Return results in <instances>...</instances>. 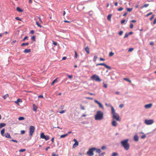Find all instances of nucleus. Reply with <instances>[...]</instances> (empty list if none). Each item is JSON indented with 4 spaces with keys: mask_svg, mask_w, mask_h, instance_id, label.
<instances>
[{
    "mask_svg": "<svg viewBox=\"0 0 156 156\" xmlns=\"http://www.w3.org/2000/svg\"><path fill=\"white\" fill-rule=\"evenodd\" d=\"M128 139H126L120 142L122 146L126 151L128 150L129 148V145L128 143Z\"/></svg>",
    "mask_w": 156,
    "mask_h": 156,
    "instance_id": "1",
    "label": "nucleus"
},
{
    "mask_svg": "<svg viewBox=\"0 0 156 156\" xmlns=\"http://www.w3.org/2000/svg\"><path fill=\"white\" fill-rule=\"evenodd\" d=\"M94 117L95 120H100L103 118V113L100 111H97Z\"/></svg>",
    "mask_w": 156,
    "mask_h": 156,
    "instance_id": "2",
    "label": "nucleus"
},
{
    "mask_svg": "<svg viewBox=\"0 0 156 156\" xmlns=\"http://www.w3.org/2000/svg\"><path fill=\"white\" fill-rule=\"evenodd\" d=\"M96 148L92 147L89 149L88 151L87 152V154L89 156H93L94 155L93 152L96 150Z\"/></svg>",
    "mask_w": 156,
    "mask_h": 156,
    "instance_id": "3",
    "label": "nucleus"
},
{
    "mask_svg": "<svg viewBox=\"0 0 156 156\" xmlns=\"http://www.w3.org/2000/svg\"><path fill=\"white\" fill-rule=\"evenodd\" d=\"M91 79L97 82H100L101 81L98 75L96 74L93 75L91 77Z\"/></svg>",
    "mask_w": 156,
    "mask_h": 156,
    "instance_id": "4",
    "label": "nucleus"
},
{
    "mask_svg": "<svg viewBox=\"0 0 156 156\" xmlns=\"http://www.w3.org/2000/svg\"><path fill=\"white\" fill-rule=\"evenodd\" d=\"M35 130V127L33 126H30L29 128V134L30 136H32Z\"/></svg>",
    "mask_w": 156,
    "mask_h": 156,
    "instance_id": "5",
    "label": "nucleus"
},
{
    "mask_svg": "<svg viewBox=\"0 0 156 156\" xmlns=\"http://www.w3.org/2000/svg\"><path fill=\"white\" fill-rule=\"evenodd\" d=\"M154 121L153 119H145L144 123L147 125H150L154 123Z\"/></svg>",
    "mask_w": 156,
    "mask_h": 156,
    "instance_id": "6",
    "label": "nucleus"
},
{
    "mask_svg": "<svg viewBox=\"0 0 156 156\" xmlns=\"http://www.w3.org/2000/svg\"><path fill=\"white\" fill-rule=\"evenodd\" d=\"M40 137L42 139H44L46 140H47L49 139V136H48L45 135L43 133L41 134Z\"/></svg>",
    "mask_w": 156,
    "mask_h": 156,
    "instance_id": "7",
    "label": "nucleus"
},
{
    "mask_svg": "<svg viewBox=\"0 0 156 156\" xmlns=\"http://www.w3.org/2000/svg\"><path fill=\"white\" fill-rule=\"evenodd\" d=\"M113 118L115 119L117 121H120L119 117L118 114L116 113L112 115Z\"/></svg>",
    "mask_w": 156,
    "mask_h": 156,
    "instance_id": "8",
    "label": "nucleus"
},
{
    "mask_svg": "<svg viewBox=\"0 0 156 156\" xmlns=\"http://www.w3.org/2000/svg\"><path fill=\"white\" fill-rule=\"evenodd\" d=\"M98 65H101V66H103L105 67L106 68L108 69L109 70L111 69V67L108 66L106 64L104 63H98L96 64V66H98Z\"/></svg>",
    "mask_w": 156,
    "mask_h": 156,
    "instance_id": "9",
    "label": "nucleus"
},
{
    "mask_svg": "<svg viewBox=\"0 0 156 156\" xmlns=\"http://www.w3.org/2000/svg\"><path fill=\"white\" fill-rule=\"evenodd\" d=\"M94 101L95 103H96L99 105V107L100 108H102V109H104L103 106L101 103L100 102H99L96 100H94Z\"/></svg>",
    "mask_w": 156,
    "mask_h": 156,
    "instance_id": "10",
    "label": "nucleus"
},
{
    "mask_svg": "<svg viewBox=\"0 0 156 156\" xmlns=\"http://www.w3.org/2000/svg\"><path fill=\"white\" fill-rule=\"evenodd\" d=\"M152 104L151 103H150L148 104H146L145 105L144 107L146 108H149L151 107Z\"/></svg>",
    "mask_w": 156,
    "mask_h": 156,
    "instance_id": "11",
    "label": "nucleus"
},
{
    "mask_svg": "<svg viewBox=\"0 0 156 156\" xmlns=\"http://www.w3.org/2000/svg\"><path fill=\"white\" fill-rule=\"evenodd\" d=\"M133 138L134 140L136 142L138 141L139 140V137L137 135H135L134 136Z\"/></svg>",
    "mask_w": 156,
    "mask_h": 156,
    "instance_id": "12",
    "label": "nucleus"
},
{
    "mask_svg": "<svg viewBox=\"0 0 156 156\" xmlns=\"http://www.w3.org/2000/svg\"><path fill=\"white\" fill-rule=\"evenodd\" d=\"M111 110H112V114H114L116 113L115 112V111L112 105H111Z\"/></svg>",
    "mask_w": 156,
    "mask_h": 156,
    "instance_id": "13",
    "label": "nucleus"
},
{
    "mask_svg": "<svg viewBox=\"0 0 156 156\" xmlns=\"http://www.w3.org/2000/svg\"><path fill=\"white\" fill-rule=\"evenodd\" d=\"M85 50L88 54H89L90 53L89 48L88 46H87V47L85 48Z\"/></svg>",
    "mask_w": 156,
    "mask_h": 156,
    "instance_id": "14",
    "label": "nucleus"
},
{
    "mask_svg": "<svg viewBox=\"0 0 156 156\" xmlns=\"http://www.w3.org/2000/svg\"><path fill=\"white\" fill-rule=\"evenodd\" d=\"M31 49H25V50L23 51V52L24 53H27L30 52Z\"/></svg>",
    "mask_w": 156,
    "mask_h": 156,
    "instance_id": "15",
    "label": "nucleus"
},
{
    "mask_svg": "<svg viewBox=\"0 0 156 156\" xmlns=\"http://www.w3.org/2000/svg\"><path fill=\"white\" fill-rule=\"evenodd\" d=\"M112 125L114 126H117V123L115 121H113L112 122Z\"/></svg>",
    "mask_w": 156,
    "mask_h": 156,
    "instance_id": "16",
    "label": "nucleus"
},
{
    "mask_svg": "<svg viewBox=\"0 0 156 156\" xmlns=\"http://www.w3.org/2000/svg\"><path fill=\"white\" fill-rule=\"evenodd\" d=\"M5 136L6 138H11L9 133H5Z\"/></svg>",
    "mask_w": 156,
    "mask_h": 156,
    "instance_id": "17",
    "label": "nucleus"
},
{
    "mask_svg": "<svg viewBox=\"0 0 156 156\" xmlns=\"http://www.w3.org/2000/svg\"><path fill=\"white\" fill-rule=\"evenodd\" d=\"M123 79L126 81L130 83H131L132 82L130 80H129V79L128 78H123Z\"/></svg>",
    "mask_w": 156,
    "mask_h": 156,
    "instance_id": "18",
    "label": "nucleus"
},
{
    "mask_svg": "<svg viewBox=\"0 0 156 156\" xmlns=\"http://www.w3.org/2000/svg\"><path fill=\"white\" fill-rule=\"evenodd\" d=\"M112 15L111 14H109L107 18L108 20L110 21H111V18L112 17Z\"/></svg>",
    "mask_w": 156,
    "mask_h": 156,
    "instance_id": "19",
    "label": "nucleus"
},
{
    "mask_svg": "<svg viewBox=\"0 0 156 156\" xmlns=\"http://www.w3.org/2000/svg\"><path fill=\"white\" fill-rule=\"evenodd\" d=\"M20 101H21V102H22V101H21V100H20V99H19H19H17L16 101H15V103H16V104H17V105H19V103Z\"/></svg>",
    "mask_w": 156,
    "mask_h": 156,
    "instance_id": "20",
    "label": "nucleus"
},
{
    "mask_svg": "<svg viewBox=\"0 0 156 156\" xmlns=\"http://www.w3.org/2000/svg\"><path fill=\"white\" fill-rule=\"evenodd\" d=\"M5 131V129H3L1 131V134L3 136H4V133Z\"/></svg>",
    "mask_w": 156,
    "mask_h": 156,
    "instance_id": "21",
    "label": "nucleus"
},
{
    "mask_svg": "<svg viewBox=\"0 0 156 156\" xmlns=\"http://www.w3.org/2000/svg\"><path fill=\"white\" fill-rule=\"evenodd\" d=\"M68 133H66L65 134L61 135L60 136V138H64V137L67 136H68Z\"/></svg>",
    "mask_w": 156,
    "mask_h": 156,
    "instance_id": "22",
    "label": "nucleus"
},
{
    "mask_svg": "<svg viewBox=\"0 0 156 156\" xmlns=\"http://www.w3.org/2000/svg\"><path fill=\"white\" fill-rule=\"evenodd\" d=\"M118 155V154L115 152H114L112 153L111 156H117Z\"/></svg>",
    "mask_w": 156,
    "mask_h": 156,
    "instance_id": "23",
    "label": "nucleus"
},
{
    "mask_svg": "<svg viewBox=\"0 0 156 156\" xmlns=\"http://www.w3.org/2000/svg\"><path fill=\"white\" fill-rule=\"evenodd\" d=\"M16 10L18 12H21L23 11V10L22 9H20V8L18 7H17Z\"/></svg>",
    "mask_w": 156,
    "mask_h": 156,
    "instance_id": "24",
    "label": "nucleus"
},
{
    "mask_svg": "<svg viewBox=\"0 0 156 156\" xmlns=\"http://www.w3.org/2000/svg\"><path fill=\"white\" fill-rule=\"evenodd\" d=\"M78 143L77 142V140H76V142H75V143L73 145V147H75L78 146Z\"/></svg>",
    "mask_w": 156,
    "mask_h": 156,
    "instance_id": "25",
    "label": "nucleus"
},
{
    "mask_svg": "<svg viewBox=\"0 0 156 156\" xmlns=\"http://www.w3.org/2000/svg\"><path fill=\"white\" fill-rule=\"evenodd\" d=\"M95 151H96V152L97 153L99 154L101 152V151L100 149H97L96 148V149Z\"/></svg>",
    "mask_w": 156,
    "mask_h": 156,
    "instance_id": "26",
    "label": "nucleus"
},
{
    "mask_svg": "<svg viewBox=\"0 0 156 156\" xmlns=\"http://www.w3.org/2000/svg\"><path fill=\"white\" fill-rule=\"evenodd\" d=\"M29 44L28 43H22L21 44V46H23L24 45H29Z\"/></svg>",
    "mask_w": 156,
    "mask_h": 156,
    "instance_id": "27",
    "label": "nucleus"
},
{
    "mask_svg": "<svg viewBox=\"0 0 156 156\" xmlns=\"http://www.w3.org/2000/svg\"><path fill=\"white\" fill-rule=\"evenodd\" d=\"M8 97H9V95L8 94H7L3 96V98H4V99H5Z\"/></svg>",
    "mask_w": 156,
    "mask_h": 156,
    "instance_id": "28",
    "label": "nucleus"
},
{
    "mask_svg": "<svg viewBox=\"0 0 156 156\" xmlns=\"http://www.w3.org/2000/svg\"><path fill=\"white\" fill-rule=\"evenodd\" d=\"M36 24L39 27H42V26H41L39 23L38 22H37V21H36Z\"/></svg>",
    "mask_w": 156,
    "mask_h": 156,
    "instance_id": "29",
    "label": "nucleus"
},
{
    "mask_svg": "<svg viewBox=\"0 0 156 156\" xmlns=\"http://www.w3.org/2000/svg\"><path fill=\"white\" fill-rule=\"evenodd\" d=\"M18 119L19 120H22L24 119V118L23 117H20Z\"/></svg>",
    "mask_w": 156,
    "mask_h": 156,
    "instance_id": "30",
    "label": "nucleus"
},
{
    "mask_svg": "<svg viewBox=\"0 0 156 156\" xmlns=\"http://www.w3.org/2000/svg\"><path fill=\"white\" fill-rule=\"evenodd\" d=\"M58 78H56L51 83V85H53L57 81V79Z\"/></svg>",
    "mask_w": 156,
    "mask_h": 156,
    "instance_id": "31",
    "label": "nucleus"
},
{
    "mask_svg": "<svg viewBox=\"0 0 156 156\" xmlns=\"http://www.w3.org/2000/svg\"><path fill=\"white\" fill-rule=\"evenodd\" d=\"M97 58H98V57L97 56H96V55L94 56V60H93L95 62L96 61Z\"/></svg>",
    "mask_w": 156,
    "mask_h": 156,
    "instance_id": "32",
    "label": "nucleus"
},
{
    "mask_svg": "<svg viewBox=\"0 0 156 156\" xmlns=\"http://www.w3.org/2000/svg\"><path fill=\"white\" fill-rule=\"evenodd\" d=\"M31 39L33 40L34 41H35V36H33L32 37H31Z\"/></svg>",
    "mask_w": 156,
    "mask_h": 156,
    "instance_id": "33",
    "label": "nucleus"
},
{
    "mask_svg": "<svg viewBox=\"0 0 156 156\" xmlns=\"http://www.w3.org/2000/svg\"><path fill=\"white\" fill-rule=\"evenodd\" d=\"M132 9H133L132 8H127V11L128 12H131L132 11Z\"/></svg>",
    "mask_w": 156,
    "mask_h": 156,
    "instance_id": "34",
    "label": "nucleus"
},
{
    "mask_svg": "<svg viewBox=\"0 0 156 156\" xmlns=\"http://www.w3.org/2000/svg\"><path fill=\"white\" fill-rule=\"evenodd\" d=\"M15 19L17 20H20V21H21V19L18 17H16L15 18Z\"/></svg>",
    "mask_w": 156,
    "mask_h": 156,
    "instance_id": "35",
    "label": "nucleus"
},
{
    "mask_svg": "<svg viewBox=\"0 0 156 156\" xmlns=\"http://www.w3.org/2000/svg\"><path fill=\"white\" fill-rule=\"evenodd\" d=\"M28 38V37L27 36H26L23 38V39L22 40V41H24L25 40Z\"/></svg>",
    "mask_w": 156,
    "mask_h": 156,
    "instance_id": "36",
    "label": "nucleus"
},
{
    "mask_svg": "<svg viewBox=\"0 0 156 156\" xmlns=\"http://www.w3.org/2000/svg\"><path fill=\"white\" fill-rule=\"evenodd\" d=\"M25 151V149H21L19 151L20 152H23Z\"/></svg>",
    "mask_w": 156,
    "mask_h": 156,
    "instance_id": "37",
    "label": "nucleus"
},
{
    "mask_svg": "<svg viewBox=\"0 0 156 156\" xmlns=\"http://www.w3.org/2000/svg\"><path fill=\"white\" fill-rule=\"evenodd\" d=\"M123 33V32L122 31H120L119 32V35L121 36L122 35Z\"/></svg>",
    "mask_w": 156,
    "mask_h": 156,
    "instance_id": "38",
    "label": "nucleus"
},
{
    "mask_svg": "<svg viewBox=\"0 0 156 156\" xmlns=\"http://www.w3.org/2000/svg\"><path fill=\"white\" fill-rule=\"evenodd\" d=\"M123 9V8L122 7H121L120 8L118 9V10L119 11H122Z\"/></svg>",
    "mask_w": 156,
    "mask_h": 156,
    "instance_id": "39",
    "label": "nucleus"
},
{
    "mask_svg": "<svg viewBox=\"0 0 156 156\" xmlns=\"http://www.w3.org/2000/svg\"><path fill=\"white\" fill-rule=\"evenodd\" d=\"M146 137V135L144 134V135H143L141 136V139H144V138H145Z\"/></svg>",
    "mask_w": 156,
    "mask_h": 156,
    "instance_id": "40",
    "label": "nucleus"
},
{
    "mask_svg": "<svg viewBox=\"0 0 156 156\" xmlns=\"http://www.w3.org/2000/svg\"><path fill=\"white\" fill-rule=\"evenodd\" d=\"M80 108L82 110H84L85 109L84 107L81 105H80Z\"/></svg>",
    "mask_w": 156,
    "mask_h": 156,
    "instance_id": "41",
    "label": "nucleus"
},
{
    "mask_svg": "<svg viewBox=\"0 0 156 156\" xmlns=\"http://www.w3.org/2000/svg\"><path fill=\"white\" fill-rule=\"evenodd\" d=\"M129 35L128 34L126 33L125 34L124 37V38H127L128 37Z\"/></svg>",
    "mask_w": 156,
    "mask_h": 156,
    "instance_id": "42",
    "label": "nucleus"
},
{
    "mask_svg": "<svg viewBox=\"0 0 156 156\" xmlns=\"http://www.w3.org/2000/svg\"><path fill=\"white\" fill-rule=\"evenodd\" d=\"M114 53L112 52H110L109 54V56H112L114 55Z\"/></svg>",
    "mask_w": 156,
    "mask_h": 156,
    "instance_id": "43",
    "label": "nucleus"
},
{
    "mask_svg": "<svg viewBox=\"0 0 156 156\" xmlns=\"http://www.w3.org/2000/svg\"><path fill=\"white\" fill-rule=\"evenodd\" d=\"M152 12H150L149 13L147 14L146 15V16H147V17L148 16H149L151 15L152 14Z\"/></svg>",
    "mask_w": 156,
    "mask_h": 156,
    "instance_id": "44",
    "label": "nucleus"
},
{
    "mask_svg": "<svg viewBox=\"0 0 156 156\" xmlns=\"http://www.w3.org/2000/svg\"><path fill=\"white\" fill-rule=\"evenodd\" d=\"M77 57V53L76 51H75V57L76 58Z\"/></svg>",
    "mask_w": 156,
    "mask_h": 156,
    "instance_id": "45",
    "label": "nucleus"
},
{
    "mask_svg": "<svg viewBox=\"0 0 156 156\" xmlns=\"http://www.w3.org/2000/svg\"><path fill=\"white\" fill-rule=\"evenodd\" d=\"M52 156H58V154H56L55 153H53L52 154Z\"/></svg>",
    "mask_w": 156,
    "mask_h": 156,
    "instance_id": "46",
    "label": "nucleus"
},
{
    "mask_svg": "<svg viewBox=\"0 0 156 156\" xmlns=\"http://www.w3.org/2000/svg\"><path fill=\"white\" fill-rule=\"evenodd\" d=\"M105 154V152H103L99 155V156H104V155Z\"/></svg>",
    "mask_w": 156,
    "mask_h": 156,
    "instance_id": "47",
    "label": "nucleus"
},
{
    "mask_svg": "<svg viewBox=\"0 0 156 156\" xmlns=\"http://www.w3.org/2000/svg\"><path fill=\"white\" fill-rule=\"evenodd\" d=\"M68 77L70 79H71L73 78V76L72 75H67Z\"/></svg>",
    "mask_w": 156,
    "mask_h": 156,
    "instance_id": "48",
    "label": "nucleus"
},
{
    "mask_svg": "<svg viewBox=\"0 0 156 156\" xmlns=\"http://www.w3.org/2000/svg\"><path fill=\"white\" fill-rule=\"evenodd\" d=\"M53 44L54 45L56 46L57 44V42H55L54 41H53Z\"/></svg>",
    "mask_w": 156,
    "mask_h": 156,
    "instance_id": "49",
    "label": "nucleus"
},
{
    "mask_svg": "<svg viewBox=\"0 0 156 156\" xmlns=\"http://www.w3.org/2000/svg\"><path fill=\"white\" fill-rule=\"evenodd\" d=\"M21 134H23L25 133V131L24 130H21L20 131Z\"/></svg>",
    "mask_w": 156,
    "mask_h": 156,
    "instance_id": "50",
    "label": "nucleus"
},
{
    "mask_svg": "<svg viewBox=\"0 0 156 156\" xmlns=\"http://www.w3.org/2000/svg\"><path fill=\"white\" fill-rule=\"evenodd\" d=\"M38 19H39V20L41 22V23H43V22H42V21L41 20V18L40 17H38Z\"/></svg>",
    "mask_w": 156,
    "mask_h": 156,
    "instance_id": "51",
    "label": "nucleus"
},
{
    "mask_svg": "<svg viewBox=\"0 0 156 156\" xmlns=\"http://www.w3.org/2000/svg\"><path fill=\"white\" fill-rule=\"evenodd\" d=\"M101 148L102 150H104L106 149V147L105 146H103L101 147Z\"/></svg>",
    "mask_w": 156,
    "mask_h": 156,
    "instance_id": "52",
    "label": "nucleus"
},
{
    "mask_svg": "<svg viewBox=\"0 0 156 156\" xmlns=\"http://www.w3.org/2000/svg\"><path fill=\"white\" fill-rule=\"evenodd\" d=\"M149 5L148 4H145L143 6V7H147Z\"/></svg>",
    "mask_w": 156,
    "mask_h": 156,
    "instance_id": "53",
    "label": "nucleus"
},
{
    "mask_svg": "<svg viewBox=\"0 0 156 156\" xmlns=\"http://www.w3.org/2000/svg\"><path fill=\"white\" fill-rule=\"evenodd\" d=\"M133 25L132 23H131L130 26V28L132 29L133 28Z\"/></svg>",
    "mask_w": 156,
    "mask_h": 156,
    "instance_id": "54",
    "label": "nucleus"
},
{
    "mask_svg": "<svg viewBox=\"0 0 156 156\" xmlns=\"http://www.w3.org/2000/svg\"><path fill=\"white\" fill-rule=\"evenodd\" d=\"M11 141H12L13 142H16V143H17L18 142V141L17 140H13V139H12L11 140Z\"/></svg>",
    "mask_w": 156,
    "mask_h": 156,
    "instance_id": "55",
    "label": "nucleus"
},
{
    "mask_svg": "<svg viewBox=\"0 0 156 156\" xmlns=\"http://www.w3.org/2000/svg\"><path fill=\"white\" fill-rule=\"evenodd\" d=\"M86 98L87 99L91 100H92L93 99V98H90V97H86Z\"/></svg>",
    "mask_w": 156,
    "mask_h": 156,
    "instance_id": "56",
    "label": "nucleus"
},
{
    "mask_svg": "<svg viewBox=\"0 0 156 156\" xmlns=\"http://www.w3.org/2000/svg\"><path fill=\"white\" fill-rule=\"evenodd\" d=\"M153 24H156V18L154 19V21L153 23Z\"/></svg>",
    "mask_w": 156,
    "mask_h": 156,
    "instance_id": "57",
    "label": "nucleus"
},
{
    "mask_svg": "<svg viewBox=\"0 0 156 156\" xmlns=\"http://www.w3.org/2000/svg\"><path fill=\"white\" fill-rule=\"evenodd\" d=\"M123 104H121L119 105V107L120 108H122L123 107Z\"/></svg>",
    "mask_w": 156,
    "mask_h": 156,
    "instance_id": "58",
    "label": "nucleus"
},
{
    "mask_svg": "<svg viewBox=\"0 0 156 156\" xmlns=\"http://www.w3.org/2000/svg\"><path fill=\"white\" fill-rule=\"evenodd\" d=\"M34 33V31L33 30H32L31 31L30 33L32 34H33Z\"/></svg>",
    "mask_w": 156,
    "mask_h": 156,
    "instance_id": "59",
    "label": "nucleus"
},
{
    "mask_svg": "<svg viewBox=\"0 0 156 156\" xmlns=\"http://www.w3.org/2000/svg\"><path fill=\"white\" fill-rule=\"evenodd\" d=\"M125 22V20H122L121 21V24H123V23H124Z\"/></svg>",
    "mask_w": 156,
    "mask_h": 156,
    "instance_id": "60",
    "label": "nucleus"
},
{
    "mask_svg": "<svg viewBox=\"0 0 156 156\" xmlns=\"http://www.w3.org/2000/svg\"><path fill=\"white\" fill-rule=\"evenodd\" d=\"M154 17V15H153L152 16H151V17L150 18V20H152V19Z\"/></svg>",
    "mask_w": 156,
    "mask_h": 156,
    "instance_id": "61",
    "label": "nucleus"
},
{
    "mask_svg": "<svg viewBox=\"0 0 156 156\" xmlns=\"http://www.w3.org/2000/svg\"><path fill=\"white\" fill-rule=\"evenodd\" d=\"M38 98H44L43 96L42 95H40L38 96Z\"/></svg>",
    "mask_w": 156,
    "mask_h": 156,
    "instance_id": "62",
    "label": "nucleus"
},
{
    "mask_svg": "<svg viewBox=\"0 0 156 156\" xmlns=\"http://www.w3.org/2000/svg\"><path fill=\"white\" fill-rule=\"evenodd\" d=\"M133 50V48H130L129 50L128 51L129 52L132 51Z\"/></svg>",
    "mask_w": 156,
    "mask_h": 156,
    "instance_id": "63",
    "label": "nucleus"
},
{
    "mask_svg": "<svg viewBox=\"0 0 156 156\" xmlns=\"http://www.w3.org/2000/svg\"><path fill=\"white\" fill-rule=\"evenodd\" d=\"M150 44L151 45H153L154 44V42L153 41L150 42Z\"/></svg>",
    "mask_w": 156,
    "mask_h": 156,
    "instance_id": "64",
    "label": "nucleus"
}]
</instances>
